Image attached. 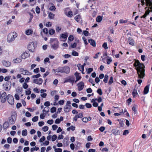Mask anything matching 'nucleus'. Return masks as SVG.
I'll use <instances>...</instances> for the list:
<instances>
[{
	"label": "nucleus",
	"mask_w": 152,
	"mask_h": 152,
	"mask_svg": "<svg viewBox=\"0 0 152 152\" xmlns=\"http://www.w3.org/2000/svg\"><path fill=\"white\" fill-rule=\"evenodd\" d=\"M3 65L6 67H9L11 65V63L9 61H4L2 62Z\"/></svg>",
	"instance_id": "obj_23"
},
{
	"label": "nucleus",
	"mask_w": 152,
	"mask_h": 152,
	"mask_svg": "<svg viewBox=\"0 0 152 152\" xmlns=\"http://www.w3.org/2000/svg\"><path fill=\"white\" fill-rule=\"evenodd\" d=\"M128 41L129 45L132 46H134L135 44L134 41L131 37H129L128 38Z\"/></svg>",
	"instance_id": "obj_18"
},
{
	"label": "nucleus",
	"mask_w": 152,
	"mask_h": 152,
	"mask_svg": "<svg viewBox=\"0 0 152 152\" xmlns=\"http://www.w3.org/2000/svg\"><path fill=\"white\" fill-rule=\"evenodd\" d=\"M75 81V78L73 76H69L64 79V83L69 82L73 84Z\"/></svg>",
	"instance_id": "obj_8"
},
{
	"label": "nucleus",
	"mask_w": 152,
	"mask_h": 152,
	"mask_svg": "<svg viewBox=\"0 0 152 152\" xmlns=\"http://www.w3.org/2000/svg\"><path fill=\"white\" fill-rule=\"evenodd\" d=\"M36 46V45H35L34 42H32L29 43L28 45V48L30 51L34 52Z\"/></svg>",
	"instance_id": "obj_5"
},
{
	"label": "nucleus",
	"mask_w": 152,
	"mask_h": 152,
	"mask_svg": "<svg viewBox=\"0 0 152 152\" xmlns=\"http://www.w3.org/2000/svg\"><path fill=\"white\" fill-rule=\"evenodd\" d=\"M85 106L87 108H89L91 107L92 106L91 104L89 103H86L85 104Z\"/></svg>",
	"instance_id": "obj_62"
},
{
	"label": "nucleus",
	"mask_w": 152,
	"mask_h": 152,
	"mask_svg": "<svg viewBox=\"0 0 152 152\" xmlns=\"http://www.w3.org/2000/svg\"><path fill=\"white\" fill-rule=\"evenodd\" d=\"M33 33L34 36H36L37 35V34L36 31L33 32V30L32 29H28L26 30L25 31V34L27 36L32 35Z\"/></svg>",
	"instance_id": "obj_10"
},
{
	"label": "nucleus",
	"mask_w": 152,
	"mask_h": 152,
	"mask_svg": "<svg viewBox=\"0 0 152 152\" xmlns=\"http://www.w3.org/2000/svg\"><path fill=\"white\" fill-rule=\"evenodd\" d=\"M7 101L9 104L11 105H13L14 103V98L10 94H8L7 96Z\"/></svg>",
	"instance_id": "obj_11"
},
{
	"label": "nucleus",
	"mask_w": 152,
	"mask_h": 152,
	"mask_svg": "<svg viewBox=\"0 0 152 152\" xmlns=\"http://www.w3.org/2000/svg\"><path fill=\"white\" fill-rule=\"evenodd\" d=\"M102 17L101 16H98L96 18V21L97 22H100L102 20Z\"/></svg>",
	"instance_id": "obj_41"
},
{
	"label": "nucleus",
	"mask_w": 152,
	"mask_h": 152,
	"mask_svg": "<svg viewBox=\"0 0 152 152\" xmlns=\"http://www.w3.org/2000/svg\"><path fill=\"white\" fill-rule=\"evenodd\" d=\"M56 108L55 107H53L50 109V112L52 113H53L56 111Z\"/></svg>",
	"instance_id": "obj_48"
},
{
	"label": "nucleus",
	"mask_w": 152,
	"mask_h": 152,
	"mask_svg": "<svg viewBox=\"0 0 152 152\" xmlns=\"http://www.w3.org/2000/svg\"><path fill=\"white\" fill-rule=\"evenodd\" d=\"M50 43L51 48L54 50H56L59 47V42L57 38H51Z\"/></svg>",
	"instance_id": "obj_2"
},
{
	"label": "nucleus",
	"mask_w": 152,
	"mask_h": 152,
	"mask_svg": "<svg viewBox=\"0 0 152 152\" xmlns=\"http://www.w3.org/2000/svg\"><path fill=\"white\" fill-rule=\"evenodd\" d=\"M30 56V54L28 52H25L23 53L21 56L22 58L25 59Z\"/></svg>",
	"instance_id": "obj_16"
},
{
	"label": "nucleus",
	"mask_w": 152,
	"mask_h": 152,
	"mask_svg": "<svg viewBox=\"0 0 152 152\" xmlns=\"http://www.w3.org/2000/svg\"><path fill=\"white\" fill-rule=\"evenodd\" d=\"M118 130L116 129H113L112 130V132L114 135H117L118 133Z\"/></svg>",
	"instance_id": "obj_39"
},
{
	"label": "nucleus",
	"mask_w": 152,
	"mask_h": 152,
	"mask_svg": "<svg viewBox=\"0 0 152 152\" xmlns=\"http://www.w3.org/2000/svg\"><path fill=\"white\" fill-rule=\"evenodd\" d=\"M112 60L111 57H108V58L107 60V64H109L112 62Z\"/></svg>",
	"instance_id": "obj_51"
},
{
	"label": "nucleus",
	"mask_w": 152,
	"mask_h": 152,
	"mask_svg": "<svg viewBox=\"0 0 152 152\" xmlns=\"http://www.w3.org/2000/svg\"><path fill=\"white\" fill-rule=\"evenodd\" d=\"M49 6L50 7L49 10L52 11H54L56 9V7L53 4H50Z\"/></svg>",
	"instance_id": "obj_31"
},
{
	"label": "nucleus",
	"mask_w": 152,
	"mask_h": 152,
	"mask_svg": "<svg viewBox=\"0 0 152 152\" xmlns=\"http://www.w3.org/2000/svg\"><path fill=\"white\" fill-rule=\"evenodd\" d=\"M53 120L52 119L49 120H48L47 121V123L50 125H51L53 124Z\"/></svg>",
	"instance_id": "obj_56"
},
{
	"label": "nucleus",
	"mask_w": 152,
	"mask_h": 152,
	"mask_svg": "<svg viewBox=\"0 0 152 152\" xmlns=\"http://www.w3.org/2000/svg\"><path fill=\"white\" fill-rule=\"evenodd\" d=\"M55 33V30L53 29H51L49 31V33L50 35H53Z\"/></svg>",
	"instance_id": "obj_46"
},
{
	"label": "nucleus",
	"mask_w": 152,
	"mask_h": 152,
	"mask_svg": "<svg viewBox=\"0 0 152 152\" xmlns=\"http://www.w3.org/2000/svg\"><path fill=\"white\" fill-rule=\"evenodd\" d=\"M113 82V78L112 77H110L109 81L108 83L109 85H111Z\"/></svg>",
	"instance_id": "obj_59"
},
{
	"label": "nucleus",
	"mask_w": 152,
	"mask_h": 152,
	"mask_svg": "<svg viewBox=\"0 0 152 152\" xmlns=\"http://www.w3.org/2000/svg\"><path fill=\"white\" fill-rule=\"evenodd\" d=\"M62 73H65L66 74H68L69 73L70 68L69 66H65L63 67H62Z\"/></svg>",
	"instance_id": "obj_12"
},
{
	"label": "nucleus",
	"mask_w": 152,
	"mask_h": 152,
	"mask_svg": "<svg viewBox=\"0 0 152 152\" xmlns=\"http://www.w3.org/2000/svg\"><path fill=\"white\" fill-rule=\"evenodd\" d=\"M75 19L77 22H80L81 20V16L79 15H77L75 18Z\"/></svg>",
	"instance_id": "obj_28"
},
{
	"label": "nucleus",
	"mask_w": 152,
	"mask_h": 152,
	"mask_svg": "<svg viewBox=\"0 0 152 152\" xmlns=\"http://www.w3.org/2000/svg\"><path fill=\"white\" fill-rule=\"evenodd\" d=\"M75 127L74 126H71L70 127L66 129V130L68 131H69L70 130L74 131L75 130Z\"/></svg>",
	"instance_id": "obj_33"
},
{
	"label": "nucleus",
	"mask_w": 152,
	"mask_h": 152,
	"mask_svg": "<svg viewBox=\"0 0 152 152\" xmlns=\"http://www.w3.org/2000/svg\"><path fill=\"white\" fill-rule=\"evenodd\" d=\"M57 92V91L55 90L52 91L50 92V94L52 96H53Z\"/></svg>",
	"instance_id": "obj_63"
},
{
	"label": "nucleus",
	"mask_w": 152,
	"mask_h": 152,
	"mask_svg": "<svg viewBox=\"0 0 152 152\" xmlns=\"http://www.w3.org/2000/svg\"><path fill=\"white\" fill-rule=\"evenodd\" d=\"M53 72L54 73L56 72H60L61 73H62V67H58L56 69H53Z\"/></svg>",
	"instance_id": "obj_21"
},
{
	"label": "nucleus",
	"mask_w": 152,
	"mask_h": 152,
	"mask_svg": "<svg viewBox=\"0 0 152 152\" xmlns=\"http://www.w3.org/2000/svg\"><path fill=\"white\" fill-rule=\"evenodd\" d=\"M88 42L90 43V45L95 47L96 46L95 42L93 39H91L88 40Z\"/></svg>",
	"instance_id": "obj_25"
},
{
	"label": "nucleus",
	"mask_w": 152,
	"mask_h": 152,
	"mask_svg": "<svg viewBox=\"0 0 152 152\" xmlns=\"http://www.w3.org/2000/svg\"><path fill=\"white\" fill-rule=\"evenodd\" d=\"M42 129L44 132H46L48 130V127L47 126H45L42 128Z\"/></svg>",
	"instance_id": "obj_44"
},
{
	"label": "nucleus",
	"mask_w": 152,
	"mask_h": 152,
	"mask_svg": "<svg viewBox=\"0 0 152 152\" xmlns=\"http://www.w3.org/2000/svg\"><path fill=\"white\" fill-rule=\"evenodd\" d=\"M44 105L46 106V107H48L50 105V102L49 101L45 102L44 103Z\"/></svg>",
	"instance_id": "obj_55"
},
{
	"label": "nucleus",
	"mask_w": 152,
	"mask_h": 152,
	"mask_svg": "<svg viewBox=\"0 0 152 152\" xmlns=\"http://www.w3.org/2000/svg\"><path fill=\"white\" fill-rule=\"evenodd\" d=\"M63 117L62 116H61L60 118H57L56 119L55 121V123L56 124H59L61 121H63Z\"/></svg>",
	"instance_id": "obj_26"
},
{
	"label": "nucleus",
	"mask_w": 152,
	"mask_h": 152,
	"mask_svg": "<svg viewBox=\"0 0 152 152\" xmlns=\"http://www.w3.org/2000/svg\"><path fill=\"white\" fill-rule=\"evenodd\" d=\"M97 93L100 95H101L102 94V92L100 88H99L97 90Z\"/></svg>",
	"instance_id": "obj_57"
},
{
	"label": "nucleus",
	"mask_w": 152,
	"mask_h": 152,
	"mask_svg": "<svg viewBox=\"0 0 152 152\" xmlns=\"http://www.w3.org/2000/svg\"><path fill=\"white\" fill-rule=\"evenodd\" d=\"M102 47L105 49H107L108 48L107 46V44L106 42H104L102 45Z\"/></svg>",
	"instance_id": "obj_54"
},
{
	"label": "nucleus",
	"mask_w": 152,
	"mask_h": 152,
	"mask_svg": "<svg viewBox=\"0 0 152 152\" xmlns=\"http://www.w3.org/2000/svg\"><path fill=\"white\" fill-rule=\"evenodd\" d=\"M22 135L23 136H26L27 134V131L26 129L23 130L22 131Z\"/></svg>",
	"instance_id": "obj_37"
},
{
	"label": "nucleus",
	"mask_w": 152,
	"mask_h": 152,
	"mask_svg": "<svg viewBox=\"0 0 152 152\" xmlns=\"http://www.w3.org/2000/svg\"><path fill=\"white\" fill-rule=\"evenodd\" d=\"M7 72V70L5 69L0 68V72H2L3 73H6Z\"/></svg>",
	"instance_id": "obj_52"
},
{
	"label": "nucleus",
	"mask_w": 152,
	"mask_h": 152,
	"mask_svg": "<svg viewBox=\"0 0 152 152\" xmlns=\"http://www.w3.org/2000/svg\"><path fill=\"white\" fill-rule=\"evenodd\" d=\"M9 126V124L7 122H5L3 124V127L4 128L6 129H7Z\"/></svg>",
	"instance_id": "obj_42"
},
{
	"label": "nucleus",
	"mask_w": 152,
	"mask_h": 152,
	"mask_svg": "<svg viewBox=\"0 0 152 152\" xmlns=\"http://www.w3.org/2000/svg\"><path fill=\"white\" fill-rule=\"evenodd\" d=\"M18 36L17 34L15 32H11L7 36V41L9 43L14 41Z\"/></svg>",
	"instance_id": "obj_3"
},
{
	"label": "nucleus",
	"mask_w": 152,
	"mask_h": 152,
	"mask_svg": "<svg viewBox=\"0 0 152 152\" xmlns=\"http://www.w3.org/2000/svg\"><path fill=\"white\" fill-rule=\"evenodd\" d=\"M11 116L9 118V122L11 124H14L16 120L17 117V113L15 111L11 112Z\"/></svg>",
	"instance_id": "obj_4"
},
{
	"label": "nucleus",
	"mask_w": 152,
	"mask_h": 152,
	"mask_svg": "<svg viewBox=\"0 0 152 152\" xmlns=\"http://www.w3.org/2000/svg\"><path fill=\"white\" fill-rule=\"evenodd\" d=\"M38 120V116H35L34 117H33L32 119V120L33 122H36Z\"/></svg>",
	"instance_id": "obj_45"
},
{
	"label": "nucleus",
	"mask_w": 152,
	"mask_h": 152,
	"mask_svg": "<svg viewBox=\"0 0 152 152\" xmlns=\"http://www.w3.org/2000/svg\"><path fill=\"white\" fill-rule=\"evenodd\" d=\"M84 83L83 82H81L78 83L77 86L78 91H80L82 90L84 88Z\"/></svg>",
	"instance_id": "obj_15"
},
{
	"label": "nucleus",
	"mask_w": 152,
	"mask_h": 152,
	"mask_svg": "<svg viewBox=\"0 0 152 152\" xmlns=\"http://www.w3.org/2000/svg\"><path fill=\"white\" fill-rule=\"evenodd\" d=\"M93 70L92 68H89L87 69V73L88 74L90 73Z\"/></svg>",
	"instance_id": "obj_58"
},
{
	"label": "nucleus",
	"mask_w": 152,
	"mask_h": 152,
	"mask_svg": "<svg viewBox=\"0 0 152 152\" xmlns=\"http://www.w3.org/2000/svg\"><path fill=\"white\" fill-rule=\"evenodd\" d=\"M55 151L56 152H62V149L60 148H57L55 150Z\"/></svg>",
	"instance_id": "obj_64"
},
{
	"label": "nucleus",
	"mask_w": 152,
	"mask_h": 152,
	"mask_svg": "<svg viewBox=\"0 0 152 152\" xmlns=\"http://www.w3.org/2000/svg\"><path fill=\"white\" fill-rule=\"evenodd\" d=\"M57 136L56 135H53L51 137V139L52 141H55L57 139Z\"/></svg>",
	"instance_id": "obj_50"
},
{
	"label": "nucleus",
	"mask_w": 152,
	"mask_h": 152,
	"mask_svg": "<svg viewBox=\"0 0 152 152\" xmlns=\"http://www.w3.org/2000/svg\"><path fill=\"white\" fill-rule=\"evenodd\" d=\"M41 76V75L39 74L38 73L36 75H34L31 76V77L33 78H37L39 77H40Z\"/></svg>",
	"instance_id": "obj_43"
},
{
	"label": "nucleus",
	"mask_w": 152,
	"mask_h": 152,
	"mask_svg": "<svg viewBox=\"0 0 152 152\" xmlns=\"http://www.w3.org/2000/svg\"><path fill=\"white\" fill-rule=\"evenodd\" d=\"M108 76L107 75H105L104 76V78L103 80L104 82L105 83H107V82Z\"/></svg>",
	"instance_id": "obj_47"
},
{
	"label": "nucleus",
	"mask_w": 152,
	"mask_h": 152,
	"mask_svg": "<svg viewBox=\"0 0 152 152\" xmlns=\"http://www.w3.org/2000/svg\"><path fill=\"white\" fill-rule=\"evenodd\" d=\"M64 102V100H60L58 101V104L61 105H63Z\"/></svg>",
	"instance_id": "obj_60"
},
{
	"label": "nucleus",
	"mask_w": 152,
	"mask_h": 152,
	"mask_svg": "<svg viewBox=\"0 0 152 152\" xmlns=\"http://www.w3.org/2000/svg\"><path fill=\"white\" fill-rule=\"evenodd\" d=\"M149 14V12L148 11H146L145 12V14H144V15L140 17L141 18H145L147 16V15Z\"/></svg>",
	"instance_id": "obj_49"
},
{
	"label": "nucleus",
	"mask_w": 152,
	"mask_h": 152,
	"mask_svg": "<svg viewBox=\"0 0 152 152\" xmlns=\"http://www.w3.org/2000/svg\"><path fill=\"white\" fill-rule=\"evenodd\" d=\"M74 37L73 35H70L68 38V42H69L72 41L74 39Z\"/></svg>",
	"instance_id": "obj_34"
},
{
	"label": "nucleus",
	"mask_w": 152,
	"mask_h": 152,
	"mask_svg": "<svg viewBox=\"0 0 152 152\" xmlns=\"http://www.w3.org/2000/svg\"><path fill=\"white\" fill-rule=\"evenodd\" d=\"M20 72L23 75H30L32 74V73L29 72L28 70L25 69L23 68L20 69Z\"/></svg>",
	"instance_id": "obj_7"
},
{
	"label": "nucleus",
	"mask_w": 152,
	"mask_h": 152,
	"mask_svg": "<svg viewBox=\"0 0 152 152\" xmlns=\"http://www.w3.org/2000/svg\"><path fill=\"white\" fill-rule=\"evenodd\" d=\"M43 82V80L41 78L39 79H34L33 80L34 83L39 85H41Z\"/></svg>",
	"instance_id": "obj_13"
},
{
	"label": "nucleus",
	"mask_w": 152,
	"mask_h": 152,
	"mask_svg": "<svg viewBox=\"0 0 152 152\" xmlns=\"http://www.w3.org/2000/svg\"><path fill=\"white\" fill-rule=\"evenodd\" d=\"M49 111V108L48 107H45L43 110V113H46Z\"/></svg>",
	"instance_id": "obj_35"
},
{
	"label": "nucleus",
	"mask_w": 152,
	"mask_h": 152,
	"mask_svg": "<svg viewBox=\"0 0 152 152\" xmlns=\"http://www.w3.org/2000/svg\"><path fill=\"white\" fill-rule=\"evenodd\" d=\"M55 15L51 12L49 13L48 17L50 19H53L54 18Z\"/></svg>",
	"instance_id": "obj_36"
},
{
	"label": "nucleus",
	"mask_w": 152,
	"mask_h": 152,
	"mask_svg": "<svg viewBox=\"0 0 152 152\" xmlns=\"http://www.w3.org/2000/svg\"><path fill=\"white\" fill-rule=\"evenodd\" d=\"M1 99V102L4 103L7 100V94L4 92L1 94L0 91V99Z\"/></svg>",
	"instance_id": "obj_9"
},
{
	"label": "nucleus",
	"mask_w": 152,
	"mask_h": 152,
	"mask_svg": "<svg viewBox=\"0 0 152 152\" xmlns=\"http://www.w3.org/2000/svg\"><path fill=\"white\" fill-rule=\"evenodd\" d=\"M68 33L66 32L64 34H61L60 36V39H61V38H62L64 39V40H61V41H65L66 40L67 37L68 36Z\"/></svg>",
	"instance_id": "obj_14"
},
{
	"label": "nucleus",
	"mask_w": 152,
	"mask_h": 152,
	"mask_svg": "<svg viewBox=\"0 0 152 152\" xmlns=\"http://www.w3.org/2000/svg\"><path fill=\"white\" fill-rule=\"evenodd\" d=\"M72 55L74 56H78L79 55V53L77 52L75 50H73L72 51Z\"/></svg>",
	"instance_id": "obj_40"
},
{
	"label": "nucleus",
	"mask_w": 152,
	"mask_h": 152,
	"mask_svg": "<svg viewBox=\"0 0 152 152\" xmlns=\"http://www.w3.org/2000/svg\"><path fill=\"white\" fill-rule=\"evenodd\" d=\"M23 87L25 89H27L28 87V85L26 83H24L23 84Z\"/></svg>",
	"instance_id": "obj_53"
},
{
	"label": "nucleus",
	"mask_w": 152,
	"mask_h": 152,
	"mask_svg": "<svg viewBox=\"0 0 152 152\" xmlns=\"http://www.w3.org/2000/svg\"><path fill=\"white\" fill-rule=\"evenodd\" d=\"M132 95L134 97H136L138 95L137 92V90L134 88L132 92Z\"/></svg>",
	"instance_id": "obj_29"
},
{
	"label": "nucleus",
	"mask_w": 152,
	"mask_h": 152,
	"mask_svg": "<svg viewBox=\"0 0 152 152\" xmlns=\"http://www.w3.org/2000/svg\"><path fill=\"white\" fill-rule=\"evenodd\" d=\"M75 75L76 78V80L75 81V83L77 82V81L81 79V77L80 75L78 73L76 72L75 74Z\"/></svg>",
	"instance_id": "obj_19"
},
{
	"label": "nucleus",
	"mask_w": 152,
	"mask_h": 152,
	"mask_svg": "<svg viewBox=\"0 0 152 152\" xmlns=\"http://www.w3.org/2000/svg\"><path fill=\"white\" fill-rule=\"evenodd\" d=\"M149 86L150 85H148L145 87L144 90V94H146L148 93L149 90Z\"/></svg>",
	"instance_id": "obj_24"
},
{
	"label": "nucleus",
	"mask_w": 152,
	"mask_h": 152,
	"mask_svg": "<svg viewBox=\"0 0 152 152\" xmlns=\"http://www.w3.org/2000/svg\"><path fill=\"white\" fill-rule=\"evenodd\" d=\"M21 59L18 58H17L13 60V61L15 63H19L21 62Z\"/></svg>",
	"instance_id": "obj_30"
},
{
	"label": "nucleus",
	"mask_w": 152,
	"mask_h": 152,
	"mask_svg": "<svg viewBox=\"0 0 152 152\" xmlns=\"http://www.w3.org/2000/svg\"><path fill=\"white\" fill-rule=\"evenodd\" d=\"M133 65L137 70L138 77L140 79L143 78L145 75V66L143 64L140 63L138 60H136Z\"/></svg>",
	"instance_id": "obj_1"
},
{
	"label": "nucleus",
	"mask_w": 152,
	"mask_h": 152,
	"mask_svg": "<svg viewBox=\"0 0 152 152\" xmlns=\"http://www.w3.org/2000/svg\"><path fill=\"white\" fill-rule=\"evenodd\" d=\"M77 67H78L79 70L82 72V73L83 74H84L85 73L84 72V69L83 66L80 64L77 65Z\"/></svg>",
	"instance_id": "obj_22"
},
{
	"label": "nucleus",
	"mask_w": 152,
	"mask_h": 152,
	"mask_svg": "<svg viewBox=\"0 0 152 152\" xmlns=\"http://www.w3.org/2000/svg\"><path fill=\"white\" fill-rule=\"evenodd\" d=\"M65 13L68 17H71L73 16V13L71 11H69L68 12H65Z\"/></svg>",
	"instance_id": "obj_32"
},
{
	"label": "nucleus",
	"mask_w": 152,
	"mask_h": 152,
	"mask_svg": "<svg viewBox=\"0 0 152 152\" xmlns=\"http://www.w3.org/2000/svg\"><path fill=\"white\" fill-rule=\"evenodd\" d=\"M23 91V89L21 87H19L18 89L16 90L17 92L19 94H20Z\"/></svg>",
	"instance_id": "obj_38"
},
{
	"label": "nucleus",
	"mask_w": 152,
	"mask_h": 152,
	"mask_svg": "<svg viewBox=\"0 0 152 152\" xmlns=\"http://www.w3.org/2000/svg\"><path fill=\"white\" fill-rule=\"evenodd\" d=\"M83 117V113H79L78 115H76L73 118L74 121H76L78 118H81Z\"/></svg>",
	"instance_id": "obj_17"
},
{
	"label": "nucleus",
	"mask_w": 152,
	"mask_h": 152,
	"mask_svg": "<svg viewBox=\"0 0 152 152\" xmlns=\"http://www.w3.org/2000/svg\"><path fill=\"white\" fill-rule=\"evenodd\" d=\"M59 98V96L58 95H55L54 98V101H57L58 100Z\"/></svg>",
	"instance_id": "obj_61"
},
{
	"label": "nucleus",
	"mask_w": 152,
	"mask_h": 152,
	"mask_svg": "<svg viewBox=\"0 0 152 152\" xmlns=\"http://www.w3.org/2000/svg\"><path fill=\"white\" fill-rule=\"evenodd\" d=\"M145 3L147 6L150 7V8H152V0H141V3L142 5L143 6L145 4Z\"/></svg>",
	"instance_id": "obj_6"
},
{
	"label": "nucleus",
	"mask_w": 152,
	"mask_h": 152,
	"mask_svg": "<svg viewBox=\"0 0 152 152\" xmlns=\"http://www.w3.org/2000/svg\"><path fill=\"white\" fill-rule=\"evenodd\" d=\"M48 32V30L47 28H44L43 29L42 31L41 32V35L43 37V33L44 34H47Z\"/></svg>",
	"instance_id": "obj_27"
},
{
	"label": "nucleus",
	"mask_w": 152,
	"mask_h": 152,
	"mask_svg": "<svg viewBox=\"0 0 152 152\" xmlns=\"http://www.w3.org/2000/svg\"><path fill=\"white\" fill-rule=\"evenodd\" d=\"M72 107L71 106L65 105L64 108V111L66 113L69 112Z\"/></svg>",
	"instance_id": "obj_20"
}]
</instances>
